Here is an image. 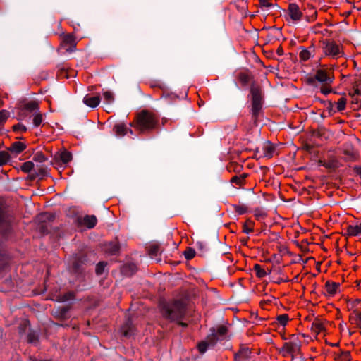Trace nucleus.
I'll return each mask as SVG.
<instances>
[{
    "label": "nucleus",
    "mask_w": 361,
    "mask_h": 361,
    "mask_svg": "<svg viewBox=\"0 0 361 361\" xmlns=\"http://www.w3.org/2000/svg\"><path fill=\"white\" fill-rule=\"evenodd\" d=\"M159 123L158 115L149 110L140 111L135 118V127L140 132L152 131L157 128Z\"/></svg>",
    "instance_id": "f257e3e1"
},
{
    "label": "nucleus",
    "mask_w": 361,
    "mask_h": 361,
    "mask_svg": "<svg viewBox=\"0 0 361 361\" xmlns=\"http://www.w3.org/2000/svg\"><path fill=\"white\" fill-rule=\"evenodd\" d=\"M162 314L165 318L170 321H178L185 314V305L181 301H175L171 304H166L163 306Z\"/></svg>",
    "instance_id": "f03ea898"
},
{
    "label": "nucleus",
    "mask_w": 361,
    "mask_h": 361,
    "mask_svg": "<svg viewBox=\"0 0 361 361\" xmlns=\"http://www.w3.org/2000/svg\"><path fill=\"white\" fill-rule=\"evenodd\" d=\"M301 342L297 336L292 335L290 341L283 343L279 353L285 357H294L300 353Z\"/></svg>",
    "instance_id": "7ed1b4c3"
},
{
    "label": "nucleus",
    "mask_w": 361,
    "mask_h": 361,
    "mask_svg": "<svg viewBox=\"0 0 361 361\" xmlns=\"http://www.w3.org/2000/svg\"><path fill=\"white\" fill-rule=\"evenodd\" d=\"M227 332V329L225 326H221L217 328L216 332H213L209 335L205 341L200 342L198 344V350L200 353L206 352L208 347L214 346L218 341V336H223Z\"/></svg>",
    "instance_id": "20e7f679"
},
{
    "label": "nucleus",
    "mask_w": 361,
    "mask_h": 361,
    "mask_svg": "<svg viewBox=\"0 0 361 361\" xmlns=\"http://www.w3.org/2000/svg\"><path fill=\"white\" fill-rule=\"evenodd\" d=\"M252 94V115L255 119H257L262 106V97L261 90L259 87L252 86L251 87Z\"/></svg>",
    "instance_id": "39448f33"
},
{
    "label": "nucleus",
    "mask_w": 361,
    "mask_h": 361,
    "mask_svg": "<svg viewBox=\"0 0 361 361\" xmlns=\"http://www.w3.org/2000/svg\"><path fill=\"white\" fill-rule=\"evenodd\" d=\"M323 51L326 56L338 59L343 55L341 47L333 41L323 42Z\"/></svg>",
    "instance_id": "423d86ee"
},
{
    "label": "nucleus",
    "mask_w": 361,
    "mask_h": 361,
    "mask_svg": "<svg viewBox=\"0 0 361 361\" xmlns=\"http://www.w3.org/2000/svg\"><path fill=\"white\" fill-rule=\"evenodd\" d=\"M315 79L326 85H330L334 80L333 73L331 70L321 68L316 71Z\"/></svg>",
    "instance_id": "0eeeda50"
},
{
    "label": "nucleus",
    "mask_w": 361,
    "mask_h": 361,
    "mask_svg": "<svg viewBox=\"0 0 361 361\" xmlns=\"http://www.w3.org/2000/svg\"><path fill=\"white\" fill-rule=\"evenodd\" d=\"M276 150L275 147L269 141L262 143L261 147H257L255 151L259 157L271 158Z\"/></svg>",
    "instance_id": "6e6552de"
},
{
    "label": "nucleus",
    "mask_w": 361,
    "mask_h": 361,
    "mask_svg": "<svg viewBox=\"0 0 361 361\" xmlns=\"http://www.w3.org/2000/svg\"><path fill=\"white\" fill-rule=\"evenodd\" d=\"M288 13L293 21H298L301 18L302 13L296 4H290L289 5Z\"/></svg>",
    "instance_id": "1a4fd4ad"
},
{
    "label": "nucleus",
    "mask_w": 361,
    "mask_h": 361,
    "mask_svg": "<svg viewBox=\"0 0 361 361\" xmlns=\"http://www.w3.org/2000/svg\"><path fill=\"white\" fill-rule=\"evenodd\" d=\"M26 148V145L21 142H13L8 148V151L14 156L22 152Z\"/></svg>",
    "instance_id": "9d476101"
},
{
    "label": "nucleus",
    "mask_w": 361,
    "mask_h": 361,
    "mask_svg": "<svg viewBox=\"0 0 361 361\" xmlns=\"http://www.w3.org/2000/svg\"><path fill=\"white\" fill-rule=\"evenodd\" d=\"M250 351L247 348H241L235 355V361H250Z\"/></svg>",
    "instance_id": "9b49d317"
},
{
    "label": "nucleus",
    "mask_w": 361,
    "mask_h": 361,
    "mask_svg": "<svg viewBox=\"0 0 361 361\" xmlns=\"http://www.w3.org/2000/svg\"><path fill=\"white\" fill-rule=\"evenodd\" d=\"M347 234L350 236L361 235V223L350 224L346 228Z\"/></svg>",
    "instance_id": "f8f14e48"
},
{
    "label": "nucleus",
    "mask_w": 361,
    "mask_h": 361,
    "mask_svg": "<svg viewBox=\"0 0 361 361\" xmlns=\"http://www.w3.org/2000/svg\"><path fill=\"white\" fill-rule=\"evenodd\" d=\"M114 130L117 136H124L128 131L133 134L131 129L127 128L126 125L123 123H117L114 127Z\"/></svg>",
    "instance_id": "ddd939ff"
},
{
    "label": "nucleus",
    "mask_w": 361,
    "mask_h": 361,
    "mask_svg": "<svg viewBox=\"0 0 361 361\" xmlns=\"http://www.w3.org/2000/svg\"><path fill=\"white\" fill-rule=\"evenodd\" d=\"M83 102L88 106L94 108L100 103V97L99 96L90 97L86 95L83 99Z\"/></svg>",
    "instance_id": "4468645a"
},
{
    "label": "nucleus",
    "mask_w": 361,
    "mask_h": 361,
    "mask_svg": "<svg viewBox=\"0 0 361 361\" xmlns=\"http://www.w3.org/2000/svg\"><path fill=\"white\" fill-rule=\"evenodd\" d=\"M63 43L65 45H69L70 49H66V51H72L76 47L75 39L72 35H67L63 37Z\"/></svg>",
    "instance_id": "2eb2a0df"
},
{
    "label": "nucleus",
    "mask_w": 361,
    "mask_h": 361,
    "mask_svg": "<svg viewBox=\"0 0 361 361\" xmlns=\"http://www.w3.org/2000/svg\"><path fill=\"white\" fill-rule=\"evenodd\" d=\"M55 157L56 159H60L63 164L68 163L72 159V154L66 150L57 153Z\"/></svg>",
    "instance_id": "dca6fc26"
},
{
    "label": "nucleus",
    "mask_w": 361,
    "mask_h": 361,
    "mask_svg": "<svg viewBox=\"0 0 361 361\" xmlns=\"http://www.w3.org/2000/svg\"><path fill=\"white\" fill-rule=\"evenodd\" d=\"M97 219L94 215H87L83 219V224L89 228H92L95 226Z\"/></svg>",
    "instance_id": "f3484780"
},
{
    "label": "nucleus",
    "mask_w": 361,
    "mask_h": 361,
    "mask_svg": "<svg viewBox=\"0 0 361 361\" xmlns=\"http://www.w3.org/2000/svg\"><path fill=\"white\" fill-rule=\"evenodd\" d=\"M339 288V283L327 281L325 284V288L327 293L334 295Z\"/></svg>",
    "instance_id": "a211bd4d"
},
{
    "label": "nucleus",
    "mask_w": 361,
    "mask_h": 361,
    "mask_svg": "<svg viewBox=\"0 0 361 361\" xmlns=\"http://www.w3.org/2000/svg\"><path fill=\"white\" fill-rule=\"evenodd\" d=\"M312 330L316 333V334H319L321 332H322L323 331H324L325 329V327H324V324L319 321V320H315L314 322H313V323L312 324V327H311Z\"/></svg>",
    "instance_id": "6ab92c4d"
},
{
    "label": "nucleus",
    "mask_w": 361,
    "mask_h": 361,
    "mask_svg": "<svg viewBox=\"0 0 361 361\" xmlns=\"http://www.w3.org/2000/svg\"><path fill=\"white\" fill-rule=\"evenodd\" d=\"M254 222L247 219L243 226V232L245 233H250L253 231Z\"/></svg>",
    "instance_id": "aec40b11"
},
{
    "label": "nucleus",
    "mask_w": 361,
    "mask_h": 361,
    "mask_svg": "<svg viewBox=\"0 0 361 361\" xmlns=\"http://www.w3.org/2000/svg\"><path fill=\"white\" fill-rule=\"evenodd\" d=\"M119 250V247L116 243H109L106 247V251L110 255H116Z\"/></svg>",
    "instance_id": "412c9836"
},
{
    "label": "nucleus",
    "mask_w": 361,
    "mask_h": 361,
    "mask_svg": "<svg viewBox=\"0 0 361 361\" xmlns=\"http://www.w3.org/2000/svg\"><path fill=\"white\" fill-rule=\"evenodd\" d=\"M161 253V249L158 245H152L149 250V255L152 258L158 256Z\"/></svg>",
    "instance_id": "4be33fe9"
},
{
    "label": "nucleus",
    "mask_w": 361,
    "mask_h": 361,
    "mask_svg": "<svg viewBox=\"0 0 361 361\" xmlns=\"http://www.w3.org/2000/svg\"><path fill=\"white\" fill-rule=\"evenodd\" d=\"M11 159L9 152L0 151V166L6 164Z\"/></svg>",
    "instance_id": "5701e85b"
},
{
    "label": "nucleus",
    "mask_w": 361,
    "mask_h": 361,
    "mask_svg": "<svg viewBox=\"0 0 361 361\" xmlns=\"http://www.w3.org/2000/svg\"><path fill=\"white\" fill-rule=\"evenodd\" d=\"M347 99L345 97H341L336 102V109L338 111H342L345 109Z\"/></svg>",
    "instance_id": "b1692460"
},
{
    "label": "nucleus",
    "mask_w": 361,
    "mask_h": 361,
    "mask_svg": "<svg viewBox=\"0 0 361 361\" xmlns=\"http://www.w3.org/2000/svg\"><path fill=\"white\" fill-rule=\"evenodd\" d=\"M254 270L256 272L257 276L259 278H263L267 275V272L264 269L258 264H256L254 266Z\"/></svg>",
    "instance_id": "393cba45"
},
{
    "label": "nucleus",
    "mask_w": 361,
    "mask_h": 361,
    "mask_svg": "<svg viewBox=\"0 0 361 361\" xmlns=\"http://www.w3.org/2000/svg\"><path fill=\"white\" fill-rule=\"evenodd\" d=\"M103 97L104 98L105 102L107 104H111L114 100V94L110 91H104L103 92Z\"/></svg>",
    "instance_id": "a878e982"
},
{
    "label": "nucleus",
    "mask_w": 361,
    "mask_h": 361,
    "mask_svg": "<svg viewBox=\"0 0 361 361\" xmlns=\"http://www.w3.org/2000/svg\"><path fill=\"white\" fill-rule=\"evenodd\" d=\"M34 167V164L32 161H26L21 166V170L25 173L31 171Z\"/></svg>",
    "instance_id": "bb28decb"
},
{
    "label": "nucleus",
    "mask_w": 361,
    "mask_h": 361,
    "mask_svg": "<svg viewBox=\"0 0 361 361\" xmlns=\"http://www.w3.org/2000/svg\"><path fill=\"white\" fill-rule=\"evenodd\" d=\"M300 58L302 61H307L311 57V54L309 50L303 49L300 52Z\"/></svg>",
    "instance_id": "cd10ccee"
},
{
    "label": "nucleus",
    "mask_w": 361,
    "mask_h": 361,
    "mask_svg": "<svg viewBox=\"0 0 361 361\" xmlns=\"http://www.w3.org/2000/svg\"><path fill=\"white\" fill-rule=\"evenodd\" d=\"M276 319L281 326H284L288 321V316L286 314H281L277 317Z\"/></svg>",
    "instance_id": "c85d7f7f"
},
{
    "label": "nucleus",
    "mask_w": 361,
    "mask_h": 361,
    "mask_svg": "<svg viewBox=\"0 0 361 361\" xmlns=\"http://www.w3.org/2000/svg\"><path fill=\"white\" fill-rule=\"evenodd\" d=\"M184 255L186 259L190 260L192 259L195 255V251L190 247L187 248V250L184 252Z\"/></svg>",
    "instance_id": "c756f323"
},
{
    "label": "nucleus",
    "mask_w": 361,
    "mask_h": 361,
    "mask_svg": "<svg viewBox=\"0 0 361 361\" xmlns=\"http://www.w3.org/2000/svg\"><path fill=\"white\" fill-rule=\"evenodd\" d=\"M33 159L35 161L44 162L47 160V158L42 152H37V153L35 154Z\"/></svg>",
    "instance_id": "7c9ffc66"
},
{
    "label": "nucleus",
    "mask_w": 361,
    "mask_h": 361,
    "mask_svg": "<svg viewBox=\"0 0 361 361\" xmlns=\"http://www.w3.org/2000/svg\"><path fill=\"white\" fill-rule=\"evenodd\" d=\"M25 108L30 111H34L38 109V104L36 102H30L25 104Z\"/></svg>",
    "instance_id": "2f4dec72"
},
{
    "label": "nucleus",
    "mask_w": 361,
    "mask_h": 361,
    "mask_svg": "<svg viewBox=\"0 0 361 361\" xmlns=\"http://www.w3.org/2000/svg\"><path fill=\"white\" fill-rule=\"evenodd\" d=\"M73 298H74L73 293L68 292V293L64 294L63 295L60 296V298H59L58 300L59 302H66V301H68L69 300L73 299Z\"/></svg>",
    "instance_id": "473e14b6"
},
{
    "label": "nucleus",
    "mask_w": 361,
    "mask_h": 361,
    "mask_svg": "<svg viewBox=\"0 0 361 361\" xmlns=\"http://www.w3.org/2000/svg\"><path fill=\"white\" fill-rule=\"evenodd\" d=\"M106 266V263L104 262H100L97 264L96 267V273L97 274H102L104 272V268Z\"/></svg>",
    "instance_id": "72a5a7b5"
},
{
    "label": "nucleus",
    "mask_w": 361,
    "mask_h": 361,
    "mask_svg": "<svg viewBox=\"0 0 361 361\" xmlns=\"http://www.w3.org/2000/svg\"><path fill=\"white\" fill-rule=\"evenodd\" d=\"M42 121V116L41 114H35L33 118V123L35 126H39Z\"/></svg>",
    "instance_id": "f704fd0d"
},
{
    "label": "nucleus",
    "mask_w": 361,
    "mask_h": 361,
    "mask_svg": "<svg viewBox=\"0 0 361 361\" xmlns=\"http://www.w3.org/2000/svg\"><path fill=\"white\" fill-rule=\"evenodd\" d=\"M8 112L6 110L0 111V125L4 123L8 117Z\"/></svg>",
    "instance_id": "c9c22d12"
},
{
    "label": "nucleus",
    "mask_w": 361,
    "mask_h": 361,
    "mask_svg": "<svg viewBox=\"0 0 361 361\" xmlns=\"http://www.w3.org/2000/svg\"><path fill=\"white\" fill-rule=\"evenodd\" d=\"M231 182L240 186L243 183V178L240 177L239 176H235L232 177V178L231 179Z\"/></svg>",
    "instance_id": "e433bc0d"
},
{
    "label": "nucleus",
    "mask_w": 361,
    "mask_h": 361,
    "mask_svg": "<svg viewBox=\"0 0 361 361\" xmlns=\"http://www.w3.org/2000/svg\"><path fill=\"white\" fill-rule=\"evenodd\" d=\"M13 128L15 131L25 132L27 130L26 126L20 123L15 125Z\"/></svg>",
    "instance_id": "4c0bfd02"
},
{
    "label": "nucleus",
    "mask_w": 361,
    "mask_h": 361,
    "mask_svg": "<svg viewBox=\"0 0 361 361\" xmlns=\"http://www.w3.org/2000/svg\"><path fill=\"white\" fill-rule=\"evenodd\" d=\"M73 269L75 272L79 271L80 270V265L76 260L73 262Z\"/></svg>",
    "instance_id": "58836bf2"
},
{
    "label": "nucleus",
    "mask_w": 361,
    "mask_h": 361,
    "mask_svg": "<svg viewBox=\"0 0 361 361\" xmlns=\"http://www.w3.org/2000/svg\"><path fill=\"white\" fill-rule=\"evenodd\" d=\"M343 360L345 361H350V352L345 351L342 354Z\"/></svg>",
    "instance_id": "ea45409f"
},
{
    "label": "nucleus",
    "mask_w": 361,
    "mask_h": 361,
    "mask_svg": "<svg viewBox=\"0 0 361 361\" xmlns=\"http://www.w3.org/2000/svg\"><path fill=\"white\" fill-rule=\"evenodd\" d=\"M259 2H260V4L264 7L269 8L272 6V4H270L268 0H259Z\"/></svg>",
    "instance_id": "a19ab883"
},
{
    "label": "nucleus",
    "mask_w": 361,
    "mask_h": 361,
    "mask_svg": "<svg viewBox=\"0 0 361 361\" xmlns=\"http://www.w3.org/2000/svg\"><path fill=\"white\" fill-rule=\"evenodd\" d=\"M245 211H246V209L243 207L238 206L235 207V212L240 214H244L245 212Z\"/></svg>",
    "instance_id": "79ce46f5"
},
{
    "label": "nucleus",
    "mask_w": 361,
    "mask_h": 361,
    "mask_svg": "<svg viewBox=\"0 0 361 361\" xmlns=\"http://www.w3.org/2000/svg\"><path fill=\"white\" fill-rule=\"evenodd\" d=\"M196 245L202 251H203L205 249V245L204 244L203 242L197 241L196 243Z\"/></svg>",
    "instance_id": "37998d69"
},
{
    "label": "nucleus",
    "mask_w": 361,
    "mask_h": 361,
    "mask_svg": "<svg viewBox=\"0 0 361 361\" xmlns=\"http://www.w3.org/2000/svg\"><path fill=\"white\" fill-rule=\"evenodd\" d=\"M330 92L331 89L326 86L321 88V92L324 94H328Z\"/></svg>",
    "instance_id": "c03bdc74"
},
{
    "label": "nucleus",
    "mask_w": 361,
    "mask_h": 361,
    "mask_svg": "<svg viewBox=\"0 0 361 361\" xmlns=\"http://www.w3.org/2000/svg\"><path fill=\"white\" fill-rule=\"evenodd\" d=\"M123 335L125 336H130L132 334V331H131L130 329L126 330V329H125V327H123Z\"/></svg>",
    "instance_id": "a18cd8bd"
},
{
    "label": "nucleus",
    "mask_w": 361,
    "mask_h": 361,
    "mask_svg": "<svg viewBox=\"0 0 361 361\" xmlns=\"http://www.w3.org/2000/svg\"><path fill=\"white\" fill-rule=\"evenodd\" d=\"M354 313L356 315V317L358 320L359 324H361V312L355 311Z\"/></svg>",
    "instance_id": "49530a36"
},
{
    "label": "nucleus",
    "mask_w": 361,
    "mask_h": 361,
    "mask_svg": "<svg viewBox=\"0 0 361 361\" xmlns=\"http://www.w3.org/2000/svg\"><path fill=\"white\" fill-rule=\"evenodd\" d=\"M167 121H168V118H166L164 117V118H162V119H161V124H162L163 126H164V125L166 123V122H167Z\"/></svg>",
    "instance_id": "de8ad7c7"
},
{
    "label": "nucleus",
    "mask_w": 361,
    "mask_h": 361,
    "mask_svg": "<svg viewBox=\"0 0 361 361\" xmlns=\"http://www.w3.org/2000/svg\"><path fill=\"white\" fill-rule=\"evenodd\" d=\"M164 97H171L172 98H175V97H176V96L174 94H164Z\"/></svg>",
    "instance_id": "09e8293b"
},
{
    "label": "nucleus",
    "mask_w": 361,
    "mask_h": 361,
    "mask_svg": "<svg viewBox=\"0 0 361 361\" xmlns=\"http://www.w3.org/2000/svg\"><path fill=\"white\" fill-rule=\"evenodd\" d=\"M247 176V175L246 173H243V174L240 175L239 176L240 177H243V181H244L245 179L246 178Z\"/></svg>",
    "instance_id": "8fccbe9b"
},
{
    "label": "nucleus",
    "mask_w": 361,
    "mask_h": 361,
    "mask_svg": "<svg viewBox=\"0 0 361 361\" xmlns=\"http://www.w3.org/2000/svg\"><path fill=\"white\" fill-rule=\"evenodd\" d=\"M179 324H180L181 326H187V324H186L185 323L180 322Z\"/></svg>",
    "instance_id": "3c124183"
},
{
    "label": "nucleus",
    "mask_w": 361,
    "mask_h": 361,
    "mask_svg": "<svg viewBox=\"0 0 361 361\" xmlns=\"http://www.w3.org/2000/svg\"><path fill=\"white\" fill-rule=\"evenodd\" d=\"M28 324V322H27V321H25V324Z\"/></svg>",
    "instance_id": "603ef678"
},
{
    "label": "nucleus",
    "mask_w": 361,
    "mask_h": 361,
    "mask_svg": "<svg viewBox=\"0 0 361 361\" xmlns=\"http://www.w3.org/2000/svg\"><path fill=\"white\" fill-rule=\"evenodd\" d=\"M355 93H356V94H358V90H355Z\"/></svg>",
    "instance_id": "864d4df0"
}]
</instances>
